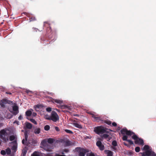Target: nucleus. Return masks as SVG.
I'll use <instances>...</instances> for the list:
<instances>
[{
    "instance_id": "obj_19",
    "label": "nucleus",
    "mask_w": 156,
    "mask_h": 156,
    "mask_svg": "<svg viewBox=\"0 0 156 156\" xmlns=\"http://www.w3.org/2000/svg\"><path fill=\"white\" fill-rule=\"evenodd\" d=\"M34 133L36 134H39L41 132V129L40 128L34 127Z\"/></svg>"
},
{
    "instance_id": "obj_37",
    "label": "nucleus",
    "mask_w": 156,
    "mask_h": 156,
    "mask_svg": "<svg viewBox=\"0 0 156 156\" xmlns=\"http://www.w3.org/2000/svg\"><path fill=\"white\" fill-rule=\"evenodd\" d=\"M150 156H156V154L154 151L151 150Z\"/></svg>"
},
{
    "instance_id": "obj_51",
    "label": "nucleus",
    "mask_w": 156,
    "mask_h": 156,
    "mask_svg": "<svg viewBox=\"0 0 156 156\" xmlns=\"http://www.w3.org/2000/svg\"><path fill=\"white\" fill-rule=\"evenodd\" d=\"M32 115L34 117L36 116L37 115V113L35 112H33Z\"/></svg>"
},
{
    "instance_id": "obj_14",
    "label": "nucleus",
    "mask_w": 156,
    "mask_h": 156,
    "mask_svg": "<svg viewBox=\"0 0 156 156\" xmlns=\"http://www.w3.org/2000/svg\"><path fill=\"white\" fill-rule=\"evenodd\" d=\"M87 152V151L83 148L81 149L79 152V156H85V154Z\"/></svg>"
},
{
    "instance_id": "obj_31",
    "label": "nucleus",
    "mask_w": 156,
    "mask_h": 156,
    "mask_svg": "<svg viewBox=\"0 0 156 156\" xmlns=\"http://www.w3.org/2000/svg\"><path fill=\"white\" fill-rule=\"evenodd\" d=\"M112 145L115 147L117 145V142L116 141L114 140L112 142Z\"/></svg>"
},
{
    "instance_id": "obj_13",
    "label": "nucleus",
    "mask_w": 156,
    "mask_h": 156,
    "mask_svg": "<svg viewBox=\"0 0 156 156\" xmlns=\"http://www.w3.org/2000/svg\"><path fill=\"white\" fill-rule=\"evenodd\" d=\"M46 36H48L49 39H52L53 40L55 37V34L53 33L52 32V31H51V33L49 32L48 34L47 32Z\"/></svg>"
},
{
    "instance_id": "obj_18",
    "label": "nucleus",
    "mask_w": 156,
    "mask_h": 156,
    "mask_svg": "<svg viewBox=\"0 0 156 156\" xmlns=\"http://www.w3.org/2000/svg\"><path fill=\"white\" fill-rule=\"evenodd\" d=\"M25 126L28 129H30L32 127V124L28 122H26L25 123Z\"/></svg>"
},
{
    "instance_id": "obj_29",
    "label": "nucleus",
    "mask_w": 156,
    "mask_h": 156,
    "mask_svg": "<svg viewBox=\"0 0 156 156\" xmlns=\"http://www.w3.org/2000/svg\"><path fill=\"white\" fill-rule=\"evenodd\" d=\"M54 102L57 103L61 104L62 103V101L59 100L55 99L54 100Z\"/></svg>"
},
{
    "instance_id": "obj_40",
    "label": "nucleus",
    "mask_w": 156,
    "mask_h": 156,
    "mask_svg": "<svg viewBox=\"0 0 156 156\" xmlns=\"http://www.w3.org/2000/svg\"><path fill=\"white\" fill-rule=\"evenodd\" d=\"M36 20V19L33 16L31 17H30V21H35Z\"/></svg>"
},
{
    "instance_id": "obj_59",
    "label": "nucleus",
    "mask_w": 156,
    "mask_h": 156,
    "mask_svg": "<svg viewBox=\"0 0 156 156\" xmlns=\"http://www.w3.org/2000/svg\"><path fill=\"white\" fill-rule=\"evenodd\" d=\"M73 122H76V121L75 120H73Z\"/></svg>"
},
{
    "instance_id": "obj_48",
    "label": "nucleus",
    "mask_w": 156,
    "mask_h": 156,
    "mask_svg": "<svg viewBox=\"0 0 156 156\" xmlns=\"http://www.w3.org/2000/svg\"><path fill=\"white\" fill-rule=\"evenodd\" d=\"M22 118H23V117H22V116L21 115H20L18 117V119L19 120H20L22 119Z\"/></svg>"
},
{
    "instance_id": "obj_49",
    "label": "nucleus",
    "mask_w": 156,
    "mask_h": 156,
    "mask_svg": "<svg viewBox=\"0 0 156 156\" xmlns=\"http://www.w3.org/2000/svg\"><path fill=\"white\" fill-rule=\"evenodd\" d=\"M14 123H16L17 125H19V122L16 120H15L13 122Z\"/></svg>"
},
{
    "instance_id": "obj_1",
    "label": "nucleus",
    "mask_w": 156,
    "mask_h": 156,
    "mask_svg": "<svg viewBox=\"0 0 156 156\" xmlns=\"http://www.w3.org/2000/svg\"><path fill=\"white\" fill-rule=\"evenodd\" d=\"M55 140L53 138H48L47 139H44L42 140L41 144L43 147L44 149L47 151H51V149H53V146L50 144H52Z\"/></svg>"
},
{
    "instance_id": "obj_22",
    "label": "nucleus",
    "mask_w": 156,
    "mask_h": 156,
    "mask_svg": "<svg viewBox=\"0 0 156 156\" xmlns=\"http://www.w3.org/2000/svg\"><path fill=\"white\" fill-rule=\"evenodd\" d=\"M26 116H30L32 114V112L30 110H27L25 113Z\"/></svg>"
},
{
    "instance_id": "obj_3",
    "label": "nucleus",
    "mask_w": 156,
    "mask_h": 156,
    "mask_svg": "<svg viewBox=\"0 0 156 156\" xmlns=\"http://www.w3.org/2000/svg\"><path fill=\"white\" fill-rule=\"evenodd\" d=\"M107 129L104 128L102 126H98L95 127L94 131L98 134L99 135L107 132L106 131Z\"/></svg>"
},
{
    "instance_id": "obj_63",
    "label": "nucleus",
    "mask_w": 156,
    "mask_h": 156,
    "mask_svg": "<svg viewBox=\"0 0 156 156\" xmlns=\"http://www.w3.org/2000/svg\"><path fill=\"white\" fill-rule=\"evenodd\" d=\"M50 42H51L50 41H49V44H50Z\"/></svg>"
},
{
    "instance_id": "obj_6",
    "label": "nucleus",
    "mask_w": 156,
    "mask_h": 156,
    "mask_svg": "<svg viewBox=\"0 0 156 156\" xmlns=\"http://www.w3.org/2000/svg\"><path fill=\"white\" fill-rule=\"evenodd\" d=\"M121 133L122 134H126L128 136H131L133 134H134V133L132 132L131 131L128 130L126 128L123 129L121 130Z\"/></svg>"
},
{
    "instance_id": "obj_42",
    "label": "nucleus",
    "mask_w": 156,
    "mask_h": 156,
    "mask_svg": "<svg viewBox=\"0 0 156 156\" xmlns=\"http://www.w3.org/2000/svg\"><path fill=\"white\" fill-rule=\"evenodd\" d=\"M4 142H6L9 140V138L8 137H4L2 139Z\"/></svg>"
},
{
    "instance_id": "obj_60",
    "label": "nucleus",
    "mask_w": 156,
    "mask_h": 156,
    "mask_svg": "<svg viewBox=\"0 0 156 156\" xmlns=\"http://www.w3.org/2000/svg\"><path fill=\"white\" fill-rule=\"evenodd\" d=\"M62 154H64V153L63 152H62V153H61Z\"/></svg>"
},
{
    "instance_id": "obj_23",
    "label": "nucleus",
    "mask_w": 156,
    "mask_h": 156,
    "mask_svg": "<svg viewBox=\"0 0 156 156\" xmlns=\"http://www.w3.org/2000/svg\"><path fill=\"white\" fill-rule=\"evenodd\" d=\"M6 154V153L7 155H9L10 156L11 154V150L10 148L8 147L5 150Z\"/></svg>"
},
{
    "instance_id": "obj_43",
    "label": "nucleus",
    "mask_w": 156,
    "mask_h": 156,
    "mask_svg": "<svg viewBox=\"0 0 156 156\" xmlns=\"http://www.w3.org/2000/svg\"><path fill=\"white\" fill-rule=\"evenodd\" d=\"M127 142H129L130 145H133V143L132 141L130 140H128L127 141Z\"/></svg>"
},
{
    "instance_id": "obj_58",
    "label": "nucleus",
    "mask_w": 156,
    "mask_h": 156,
    "mask_svg": "<svg viewBox=\"0 0 156 156\" xmlns=\"http://www.w3.org/2000/svg\"><path fill=\"white\" fill-rule=\"evenodd\" d=\"M3 124L2 123H0V126H2Z\"/></svg>"
},
{
    "instance_id": "obj_64",
    "label": "nucleus",
    "mask_w": 156,
    "mask_h": 156,
    "mask_svg": "<svg viewBox=\"0 0 156 156\" xmlns=\"http://www.w3.org/2000/svg\"><path fill=\"white\" fill-rule=\"evenodd\" d=\"M55 156H57L56 154L55 155Z\"/></svg>"
},
{
    "instance_id": "obj_55",
    "label": "nucleus",
    "mask_w": 156,
    "mask_h": 156,
    "mask_svg": "<svg viewBox=\"0 0 156 156\" xmlns=\"http://www.w3.org/2000/svg\"><path fill=\"white\" fill-rule=\"evenodd\" d=\"M6 93L7 94H11V93L9 92H6Z\"/></svg>"
},
{
    "instance_id": "obj_26",
    "label": "nucleus",
    "mask_w": 156,
    "mask_h": 156,
    "mask_svg": "<svg viewBox=\"0 0 156 156\" xmlns=\"http://www.w3.org/2000/svg\"><path fill=\"white\" fill-rule=\"evenodd\" d=\"M143 150H145V151H147V150H149V147L148 145H145L144 146Z\"/></svg>"
},
{
    "instance_id": "obj_47",
    "label": "nucleus",
    "mask_w": 156,
    "mask_h": 156,
    "mask_svg": "<svg viewBox=\"0 0 156 156\" xmlns=\"http://www.w3.org/2000/svg\"><path fill=\"white\" fill-rule=\"evenodd\" d=\"M112 125L114 126H116L117 125L115 122H113L112 123Z\"/></svg>"
},
{
    "instance_id": "obj_61",
    "label": "nucleus",
    "mask_w": 156,
    "mask_h": 156,
    "mask_svg": "<svg viewBox=\"0 0 156 156\" xmlns=\"http://www.w3.org/2000/svg\"><path fill=\"white\" fill-rule=\"evenodd\" d=\"M113 149H115V147H113Z\"/></svg>"
},
{
    "instance_id": "obj_24",
    "label": "nucleus",
    "mask_w": 156,
    "mask_h": 156,
    "mask_svg": "<svg viewBox=\"0 0 156 156\" xmlns=\"http://www.w3.org/2000/svg\"><path fill=\"white\" fill-rule=\"evenodd\" d=\"M65 145L66 146H69L71 145V142L69 140H66L65 142Z\"/></svg>"
},
{
    "instance_id": "obj_34",
    "label": "nucleus",
    "mask_w": 156,
    "mask_h": 156,
    "mask_svg": "<svg viewBox=\"0 0 156 156\" xmlns=\"http://www.w3.org/2000/svg\"><path fill=\"white\" fill-rule=\"evenodd\" d=\"M30 120L31 122L34 123V124L37 125V122L35 120V119H30Z\"/></svg>"
},
{
    "instance_id": "obj_28",
    "label": "nucleus",
    "mask_w": 156,
    "mask_h": 156,
    "mask_svg": "<svg viewBox=\"0 0 156 156\" xmlns=\"http://www.w3.org/2000/svg\"><path fill=\"white\" fill-rule=\"evenodd\" d=\"M103 122L109 125H110L112 123V122L110 121L107 120H104Z\"/></svg>"
},
{
    "instance_id": "obj_12",
    "label": "nucleus",
    "mask_w": 156,
    "mask_h": 156,
    "mask_svg": "<svg viewBox=\"0 0 156 156\" xmlns=\"http://www.w3.org/2000/svg\"><path fill=\"white\" fill-rule=\"evenodd\" d=\"M90 114L91 115L92 117L93 118L95 121L99 122L100 121L102 120L101 117L99 116L98 115H95L92 113H90Z\"/></svg>"
},
{
    "instance_id": "obj_9",
    "label": "nucleus",
    "mask_w": 156,
    "mask_h": 156,
    "mask_svg": "<svg viewBox=\"0 0 156 156\" xmlns=\"http://www.w3.org/2000/svg\"><path fill=\"white\" fill-rule=\"evenodd\" d=\"M50 25V24L48 22H44V27L47 28L46 32H47L48 34L49 32L51 33V31Z\"/></svg>"
},
{
    "instance_id": "obj_30",
    "label": "nucleus",
    "mask_w": 156,
    "mask_h": 156,
    "mask_svg": "<svg viewBox=\"0 0 156 156\" xmlns=\"http://www.w3.org/2000/svg\"><path fill=\"white\" fill-rule=\"evenodd\" d=\"M50 128V127L48 125H46L44 127V129L46 131H48V130Z\"/></svg>"
},
{
    "instance_id": "obj_41",
    "label": "nucleus",
    "mask_w": 156,
    "mask_h": 156,
    "mask_svg": "<svg viewBox=\"0 0 156 156\" xmlns=\"http://www.w3.org/2000/svg\"><path fill=\"white\" fill-rule=\"evenodd\" d=\"M1 154L3 155H5L6 154L5 151L4 150H2L1 151Z\"/></svg>"
},
{
    "instance_id": "obj_20",
    "label": "nucleus",
    "mask_w": 156,
    "mask_h": 156,
    "mask_svg": "<svg viewBox=\"0 0 156 156\" xmlns=\"http://www.w3.org/2000/svg\"><path fill=\"white\" fill-rule=\"evenodd\" d=\"M27 147H25V148L23 149L22 150L21 156H25L27 153Z\"/></svg>"
},
{
    "instance_id": "obj_8",
    "label": "nucleus",
    "mask_w": 156,
    "mask_h": 156,
    "mask_svg": "<svg viewBox=\"0 0 156 156\" xmlns=\"http://www.w3.org/2000/svg\"><path fill=\"white\" fill-rule=\"evenodd\" d=\"M10 101L4 99L0 101V105L2 107L5 108V105L6 104H10Z\"/></svg>"
},
{
    "instance_id": "obj_17",
    "label": "nucleus",
    "mask_w": 156,
    "mask_h": 156,
    "mask_svg": "<svg viewBox=\"0 0 156 156\" xmlns=\"http://www.w3.org/2000/svg\"><path fill=\"white\" fill-rule=\"evenodd\" d=\"M105 153L107 154V156H113V152L109 150H105L104 151Z\"/></svg>"
},
{
    "instance_id": "obj_45",
    "label": "nucleus",
    "mask_w": 156,
    "mask_h": 156,
    "mask_svg": "<svg viewBox=\"0 0 156 156\" xmlns=\"http://www.w3.org/2000/svg\"><path fill=\"white\" fill-rule=\"evenodd\" d=\"M23 13L25 15L27 16L30 17V15L29 13H27L26 12H23Z\"/></svg>"
},
{
    "instance_id": "obj_11",
    "label": "nucleus",
    "mask_w": 156,
    "mask_h": 156,
    "mask_svg": "<svg viewBox=\"0 0 156 156\" xmlns=\"http://www.w3.org/2000/svg\"><path fill=\"white\" fill-rule=\"evenodd\" d=\"M12 109L14 112L12 113L15 115H17L19 112L18 106L16 105H14L12 107Z\"/></svg>"
},
{
    "instance_id": "obj_4",
    "label": "nucleus",
    "mask_w": 156,
    "mask_h": 156,
    "mask_svg": "<svg viewBox=\"0 0 156 156\" xmlns=\"http://www.w3.org/2000/svg\"><path fill=\"white\" fill-rule=\"evenodd\" d=\"M132 138L135 140V143L136 144H138L140 145H144V141L143 140L140 138H139L135 133L133 134Z\"/></svg>"
},
{
    "instance_id": "obj_32",
    "label": "nucleus",
    "mask_w": 156,
    "mask_h": 156,
    "mask_svg": "<svg viewBox=\"0 0 156 156\" xmlns=\"http://www.w3.org/2000/svg\"><path fill=\"white\" fill-rule=\"evenodd\" d=\"M86 156H95V155L94 153L91 152L87 153Z\"/></svg>"
},
{
    "instance_id": "obj_2",
    "label": "nucleus",
    "mask_w": 156,
    "mask_h": 156,
    "mask_svg": "<svg viewBox=\"0 0 156 156\" xmlns=\"http://www.w3.org/2000/svg\"><path fill=\"white\" fill-rule=\"evenodd\" d=\"M46 119L49 120H51L53 122H56L58 121L59 118L57 113L54 111L52 112L51 115Z\"/></svg>"
},
{
    "instance_id": "obj_56",
    "label": "nucleus",
    "mask_w": 156,
    "mask_h": 156,
    "mask_svg": "<svg viewBox=\"0 0 156 156\" xmlns=\"http://www.w3.org/2000/svg\"><path fill=\"white\" fill-rule=\"evenodd\" d=\"M74 115V116H79L78 115H77V114H75V115Z\"/></svg>"
},
{
    "instance_id": "obj_44",
    "label": "nucleus",
    "mask_w": 156,
    "mask_h": 156,
    "mask_svg": "<svg viewBox=\"0 0 156 156\" xmlns=\"http://www.w3.org/2000/svg\"><path fill=\"white\" fill-rule=\"evenodd\" d=\"M46 110L47 112H50L51 111V108L50 107H48L46 108Z\"/></svg>"
},
{
    "instance_id": "obj_54",
    "label": "nucleus",
    "mask_w": 156,
    "mask_h": 156,
    "mask_svg": "<svg viewBox=\"0 0 156 156\" xmlns=\"http://www.w3.org/2000/svg\"><path fill=\"white\" fill-rule=\"evenodd\" d=\"M123 144H124V145H125L126 146H128V144H127L125 142H124L123 143Z\"/></svg>"
},
{
    "instance_id": "obj_57",
    "label": "nucleus",
    "mask_w": 156,
    "mask_h": 156,
    "mask_svg": "<svg viewBox=\"0 0 156 156\" xmlns=\"http://www.w3.org/2000/svg\"><path fill=\"white\" fill-rule=\"evenodd\" d=\"M66 107H67V108L69 109H70V107L69 106H66Z\"/></svg>"
},
{
    "instance_id": "obj_16",
    "label": "nucleus",
    "mask_w": 156,
    "mask_h": 156,
    "mask_svg": "<svg viewBox=\"0 0 156 156\" xmlns=\"http://www.w3.org/2000/svg\"><path fill=\"white\" fill-rule=\"evenodd\" d=\"M151 150H147L141 153L142 156H150Z\"/></svg>"
},
{
    "instance_id": "obj_35",
    "label": "nucleus",
    "mask_w": 156,
    "mask_h": 156,
    "mask_svg": "<svg viewBox=\"0 0 156 156\" xmlns=\"http://www.w3.org/2000/svg\"><path fill=\"white\" fill-rule=\"evenodd\" d=\"M108 136H109L107 134H103V135H102L101 137L102 138H107Z\"/></svg>"
},
{
    "instance_id": "obj_38",
    "label": "nucleus",
    "mask_w": 156,
    "mask_h": 156,
    "mask_svg": "<svg viewBox=\"0 0 156 156\" xmlns=\"http://www.w3.org/2000/svg\"><path fill=\"white\" fill-rule=\"evenodd\" d=\"M31 156H40V155L36 152H34L31 154Z\"/></svg>"
},
{
    "instance_id": "obj_36",
    "label": "nucleus",
    "mask_w": 156,
    "mask_h": 156,
    "mask_svg": "<svg viewBox=\"0 0 156 156\" xmlns=\"http://www.w3.org/2000/svg\"><path fill=\"white\" fill-rule=\"evenodd\" d=\"M127 138L128 137L126 135H124L123 136L122 138V139L123 140L127 141L128 140Z\"/></svg>"
},
{
    "instance_id": "obj_5",
    "label": "nucleus",
    "mask_w": 156,
    "mask_h": 156,
    "mask_svg": "<svg viewBox=\"0 0 156 156\" xmlns=\"http://www.w3.org/2000/svg\"><path fill=\"white\" fill-rule=\"evenodd\" d=\"M29 133V131L27 130H25L24 132V135L25 139H23L22 140V143L25 145H27V139L28 137V134Z\"/></svg>"
},
{
    "instance_id": "obj_46",
    "label": "nucleus",
    "mask_w": 156,
    "mask_h": 156,
    "mask_svg": "<svg viewBox=\"0 0 156 156\" xmlns=\"http://www.w3.org/2000/svg\"><path fill=\"white\" fill-rule=\"evenodd\" d=\"M55 129L56 131H58V132L60 131V129H59V128L58 127H57V126L55 127Z\"/></svg>"
},
{
    "instance_id": "obj_62",
    "label": "nucleus",
    "mask_w": 156,
    "mask_h": 156,
    "mask_svg": "<svg viewBox=\"0 0 156 156\" xmlns=\"http://www.w3.org/2000/svg\"><path fill=\"white\" fill-rule=\"evenodd\" d=\"M23 130H22V132H23Z\"/></svg>"
},
{
    "instance_id": "obj_52",
    "label": "nucleus",
    "mask_w": 156,
    "mask_h": 156,
    "mask_svg": "<svg viewBox=\"0 0 156 156\" xmlns=\"http://www.w3.org/2000/svg\"><path fill=\"white\" fill-rule=\"evenodd\" d=\"M56 154L57 156H66V155L63 154L60 155L58 154Z\"/></svg>"
},
{
    "instance_id": "obj_15",
    "label": "nucleus",
    "mask_w": 156,
    "mask_h": 156,
    "mask_svg": "<svg viewBox=\"0 0 156 156\" xmlns=\"http://www.w3.org/2000/svg\"><path fill=\"white\" fill-rule=\"evenodd\" d=\"M48 41V40L47 39L46 40L45 37L44 36L42 37L41 39V42L42 43L44 44V45H46L48 44V43H46V42H47Z\"/></svg>"
},
{
    "instance_id": "obj_27",
    "label": "nucleus",
    "mask_w": 156,
    "mask_h": 156,
    "mask_svg": "<svg viewBox=\"0 0 156 156\" xmlns=\"http://www.w3.org/2000/svg\"><path fill=\"white\" fill-rule=\"evenodd\" d=\"M16 137L15 136L13 135L10 136L9 139L10 141H12L15 140Z\"/></svg>"
},
{
    "instance_id": "obj_50",
    "label": "nucleus",
    "mask_w": 156,
    "mask_h": 156,
    "mask_svg": "<svg viewBox=\"0 0 156 156\" xmlns=\"http://www.w3.org/2000/svg\"><path fill=\"white\" fill-rule=\"evenodd\" d=\"M32 29L34 31H37L38 30V29L37 28L34 27H33L32 28Z\"/></svg>"
},
{
    "instance_id": "obj_33",
    "label": "nucleus",
    "mask_w": 156,
    "mask_h": 156,
    "mask_svg": "<svg viewBox=\"0 0 156 156\" xmlns=\"http://www.w3.org/2000/svg\"><path fill=\"white\" fill-rule=\"evenodd\" d=\"M65 131L68 133H69V134H73V132L72 131L70 130H69V129H65Z\"/></svg>"
},
{
    "instance_id": "obj_10",
    "label": "nucleus",
    "mask_w": 156,
    "mask_h": 156,
    "mask_svg": "<svg viewBox=\"0 0 156 156\" xmlns=\"http://www.w3.org/2000/svg\"><path fill=\"white\" fill-rule=\"evenodd\" d=\"M96 145L99 148L101 151H103L105 149L104 145L102 144V143L100 141H98L96 143Z\"/></svg>"
},
{
    "instance_id": "obj_53",
    "label": "nucleus",
    "mask_w": 156,
    "mask_h": 156,
    "mask_svg": "<svg viewBox=\"0 0 156 156\" xmlns=\"http://www.w3.org/2000/svg\"><path fill=\"white\" fill-rule=\"evenodd\" d=\"M64 151L65 152H69V150L68 149H65L64 150Z\"/></svg>"
},
{
    "instance_id": "obj_21",
    "label": "nucleus",
    "mask_w": 156,
    "mask_h": 156,
    "mask_svg": "<svg viewBox=\"0 0 156 156\" xmlns=\"http://www.w3.org/2000/svg\"><path fill=\"white\" fill-rule=\"evenodd\" d=\"M73 124L75 127L77 128L80 129H82V126L80 124L76 123H73Z\"/></svg>"
},
{
    "instance_id": "obj_7",
    "label": "nucleus",
    "mask_w": 156,
    "mask_h": 156,
    "mask_svg": "<svg viewBox=\"0 0 156 156\" xmlns=\"http://www.w3.org/2000/svg\"><path fill=\"white\" fill-rule=\"evenodd\" d=\"M8 135L6 131V129H4L0 131V138L2 139L3 138L6 137Z\"/></svg>"
},
{
    "instance_id": "obj_39",
    "label": "nucleus",
    "mask_w": 156,
    "mask_h": 156,
    "mask_svg": "<svg viewBox=\"0 0 156 156\" xmlns=\"http://www.w3.org/2000/svg\"><path fill=\"white\" fill-rule=\"evenodd\" d=\"M140 148L139 147H137L135 148V151L136 152H138L140 151Z\"/></svg>"
},
{
    "instance_id": "obj_25",
    "label": "nucleus",
    "mask_w": 156,
    "mask_h": 156,
    "mask_svg": "<svg viewBox=\"0 0 156 156\" xmlns=\"http://www.w3.org/2000/svg\"><path fill=\"white\" fill-rule=\"evenodd\" d=\"M35 109H36L37 108H43V105L41 104H38L37 105H36L34 106Z\"/></svg>"
}]
</instances>
